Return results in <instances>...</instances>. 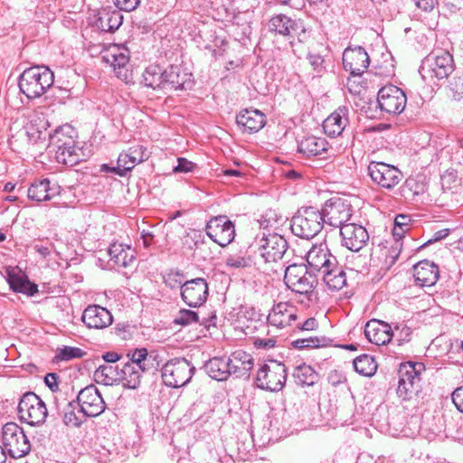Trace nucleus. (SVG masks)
Instances as JSON below:
<instances>
[{"instance_id":"f257e3e1","label":"nucleus","mask_w":463,"mask_h":463,"mask_svg":"<svg viewBox=\"0 0 463 463\" xmlns=\"http://www.w3.org/2000/svg\"><path fill=\"white\" fill-rule=\"evenodd\" d=\"M76 131L65 125L57 128L50 136V146L55 150V158L58 163L73 166L82 160L80 148L76 146Z\"/></svg>"},{"instance_id":"f03ea898","label":"nucleus","mask_w":463,"mask_h":463,"mask_svg":"<svg viewBox=\"0 0 463 463\" xmlns=\"http://www.w3.org/2000/svg\"><path fill=\"white\" fill-rule=\"evenodd\" d=\"M53 72L46 66H33L19 77L20 91L28 99L41 97L53 84Z\"/></svg>"},{"instance_id":"7ed1b4c3","label":"nucleus","mask_w":463,"mask_h":463,"mask_svg":"<svg viewBox=\"0 0 463 463\" xmlns=\"http://www.w3.org/2000/svg\"><path fill=\"white\" fill-rule=\"evenodd\" d=\"M455 69L452 54L445 50L431 52L421 62L419 72L424 80L447 79Z\"/></svg>"},{"instance_id":"20e7f679","label":"nucleus","mask_w":463,"mask_h":463,"mask_svg":"<svg viewBox=\"0 0 463 463\" xmlns=\"http://www.w3.org/2000/svg\"><path fill=\"white\" fill-rule=\"evenodd\" d=\"M323 217L315 207H302L292 217L290 228L292 233L302 239H312L323 228Z\"/></svg>"},{"instance_id":"39448f33","label":"nucleus","mask_w":463,"mask_h":463,"mask_svg":"<svg viewBox=\"0 0 463 463\" xmlns=\"http://www.w3.org/2000/svg\"><path fill=\"white\" fill-rule=\"evenodd\" d=\"M425 365L420 362H405L399 368L397 395L403 401L412 399L420 390V375Z\"/></svg>"},{"instance_id":"423d86ee","label":"nucleus","mask_w":463,"mask_h":463,"mask_svg":"<svg viewBox=\"0 0 463 463\" xmlns=\"http://www.w3.org/2000/svg\"><path fill=\"white\" fill-rule=\"evenodd\" d=\"M286 365L276 360L262 364L257 371L255 383L258 388L269 392H279L287 380Z\"/></svg>"},{"instance_id":"0eeeda50","label":"nucleus","mask_w":463,"mask_h":463,"mask_svg":"<svg viewBox=\"0 0 463 463\" xmlns=\"http://www.w3.org/2000/svg\"><path fill=\"white\" fill-rule=\"evenodd\" d=\"M317 275L308 270L304 264H292L287 267L284 274V281L292 291L309 295L317 284Z\"/></svg>"},{"instance_id":"6e6552de","label":"nucleus","mask_w":463,"mask_h":463,"mask_svg":"<svg viewBox=\"0 0 463 463\" xmlns=\"http://www.w3.org/2000/svg\"><path fill=\"white\" fill-rule=\"evenodd\" d=\"M2 443L5 450L14 458H20L31 450V445L24 430L14 422H8L2 428Z\"/></svg>"},{"instance_id":"1a4fd4ad","label":"nucleus","mask_w":463,"mask_h":463,"mask_svg":"<svg viewBox=\"0 0 463 463\" xmlns=\"http://www.w3.org/2000/svg\"><path fill=\"white\" fill-rule=\"evenodd\" d=\"M194 366L184 358L168 361L161 370V377L166 386L179 388L187 384L194 372Z\"/></svg>"},{"instance_id":"9d476101","label":"nucleus","mask_w":463,"mask_h":463,"mask_svg":"<svg viewBox=\"0 0 463 463\" xmlns=\"http://www.w3.org/2000/svg\"><path fill=\"white\" fill-rule=\"evenodd\" d=\"M18 414L21 420L36 426L45 422L48 411L44 402L34 392H29L19 402Z\"/></svg>"},{"instance_id":"9b49d317","label":"nucleus","mask_w":463,"mask_h":463,"mask_svg":"<svg viewBox=\"0 0 463 463\" xmlns=\"http://www.w3.org/2000/svg\"><path fill=\"white\" fill-rule=\"evenodd\" d=\"M352 212V206L347 201L342 198H331L326 202L320 213L324 223L341 230V226L349 223Z\"/></svg>"},{"instance_id":"f8f14e48","label":"nucleus","mask_w":463,"mask_h":463,"mask_svg":"<svg viewBox=\"0 0 463 463\" xmlns=\"http://www.w3.org/2000/svg\"><path fill=\"white\" fill-rule=\"evenodd\" d=\"M77 402L80 406L79 413L83 414V417H97L106 409V403L101 393L93 384L88 385L80 391Z\"/></svg>"},{"instance_id":"ddd939ff","label":"nucleus","mask_w":463,"mask_h":463,"mask_svg":"<svg viewBox=\"0 0 463 463\" xmlns=\"http://www.w3.org/2000/svg\"><path fill=\"white\" fill-rule=\"evenodd\" d=\"M367 170L373 183L389 190L396 186L403 177L396 166L383 162H371Z\"/></svg>"},{"instance_id":"4468645a","label":"nucleus","mask_w":463,"mask_h":463,"mask_svg":"<svg viewBox=\"0 0 463 463\" xmlns=\"http://www.w3.org/2000/svg\"><path fill=\"white\" fill-rule=\"evenodd\" d=\"M377 101L382 111L398 115L404 110L407 98L400 88L394 85H387L379 90Z\"/></svg>"},{"instance_id":"2eb2a0df","label":"nucleus","mask_w":463,"mask_h":463,"mask_svg":"<svg viewBox=\"0 0 463 463\" xmlns=\"http://www.w3.org/2000/svg\"><path fill=\"white\" fill-rule=\"evenodd\" d=\"M205 232L221 247L229 245L235 237L234 224L223 215L212 218L206 224Z\"/></svg>"},{"instance_id":"dca6fc26","label":"nucleus","mask_w":463,"mask_h":463,"mask_svg":"<svg viewBox=\"0 0 463 463\" xmlns=\"http://www.w3.org/2000/svg\"><path fill=\"white\" fill-rule=\"evenodd\" d=\"M288 249L286 239L278 233H269L258 241V250L265 262L281 260Z\"/></svg>"},{"instance_id":"f3484780","label":"nucleus","mask_w":463,"mask_h":463,"mask_svg":"<svg viewBox=\"0 0 463 463\" xmlns=\"http://www.w3.org/2000/svg\"><path fill=\"white\" fill-rule=\"evenodd\" d=\"M209 294L208 283L203 278H196L182 284L181 298L192 307L202 306Z\"/></svg>"},{"instance_id":"a211bd4d","label":"nucleus","mask_w":463,"mask_h":463,"mask_svg":"<svg viewBox=\"0 0 463 463\" xmlns=\"http://www.w3.org/2000/svg\"><path fill=\"white\" fill-rule=\"evenodd\" d=\"M341 243L352 251H359L369 241L367 230L361 224L349 222L341 226Z\"/></svg>"},{"instance_id":"6ab92c4d","label":"nucleus","mask_w":463,"mask_h":463,"mask_svg":"<svg viewBox=\"0 0 463 463\" xmlns=\"http://www.w3.org/2000/svg\"><path fill=\"white\" fill-rule=\"evenodd\" d=\"M370 64V58L362 46L347 47L343 52V65L353 76H361Z\"/></svg>"},{"instance_id":"aec40b11","label":"nucleus","mask_w":463,"mask_h":463,"mask_svg":"<svg viewBox=\"0 0 463 463\" xmlns=\"http://www.w3.org/2000/svg\"><path fill=\"white\" fill-rule=\"evenodd\" d=\"M307 262L310 271L319 275L332 266H335L336 258L331 254L324 243L314 245L307 253Z\"/></svg>"},{"instance_id":"412c9836","label":"nucleus","mask_w":463,"mask_h":463,"mask_svg":"<svg viewBox=\"0 0 463 463\" xmlns=\"http://www.w3.org/2000/svg\"><path fill=\"white\" fill-rule=\"evenodd\" d=\"M298 318L297 307L288 302L275 304L268 316L269 325L279 329L291 326Z\"/></svg>"},{"instance_id":"4be33fe9","label":"nucleus","mask_w":463,"mask_h":463,"mask_svg":"<svg viewBox=\"0 0 463 463\" xmlns=\"http://www.w3.org/2000/svg\"><path fill=\"white\" fill-rule=\"evenodd\" d=\"M193 85L194 77L187 69L179 65H171L165 70V89L186 90Z\"/></svg>"},{"instance_id":"5701e85b","label":"nucleus","mask_w":463,"mask_h":463,"mask_svg":"<svg viewBox=\"0 0 463 463\" xmlns=\"http://www.w3.org/2000/svg\"><path fill=\"white\" fill-rule=\"evenodd\" d=\"M81 320L84 325L92 329H104L113 322L111 313L99 305H89L83 311Z\"/></svg>"},{"instance_id":"b1692460","label":"nucleus","mask_w":463,"mask_h":463,"mask_svg":"<svg viewBox=\"0 0 463 463\" xmlns=\"http://www.w3.org/2000/svg\"><path fill=\"white\" fill-rule=\"evenodd\" d=\"M236 123L244 133L259 132L266 124V116L259 109H243L236 116Z\"/></svg>"},{"instance_id":"393cba45","label":"nucleus","mask_w":463,"mask_h":463,"mask_svg":"<svg viewBox=\"0 0 463 463\" xmlns=\"http://www.w3.org/2000/svg\"><path fill=\"white\" fill-rule=\"evenodd\" d=\"M231 375L248 378L254 365L252 355L243 350H236L228 356Z\"/></svg>"},{"instance_id":"a878e982","label":"nucleus","mask_w":463,"mask_h":463,"mask_svg":"<svg viewBox=\"0 0 463 463\" xmlns=\"http://www.w3.org/2000/svg\"><path fill=\"white\" fill-rule=\"evenodd\" d=\"M364 335L372 344L384 345L392 340L394 332L389 324L373 319L366 323Z\"/></svg>"},{"instance_id":"bb28decb","label":"nucleus","mask_w":463,"mask_h":463,"mask_svg":"<svg viewBox=\"0 0 463 463\" xmlns=\"http://www.w3.org/2000/svg\"><path fill=\"white\" fill-rule=\"evenodd\" d=\"M349 124V109L339 107L323 122L324 132L332 137L341 135Z\"/></svg>"},{"instance_id":"cd10ccee","label":"nucleus","mask_w":463,"mask_h":463,"mask_svg":"<svg viewBox=\"0 0 463 463\" xmlns=\"http://www.w3.org/2000/svg\"><path fill=\"white\" fill-rule=\"evenodd\" d=\"M60 193L61 186L45 178L33 182L28 188L27 195L29 199L40 203L50 201Z\"/></svg>"},{"instance_id":"c85d7f7f","label":"nucleus","mask_w":463,"mask_h":463,"mask_svg":"<svg viewBox=\"0 0 463 463\" xmlns=\"http://www.w3.org/2000/svg\"><path fill=\"white\" fill-rule=\"evenodd\" d=\"M439 275V271L438 266L426 260L418 262L413 267L415 283L422 288L435 285Z\"/></svg>"},{"instance_id":"c756f323","label":"nucleus","mask_w":463,"mask_h":463,"mask_svg":"<svg viewBox=\"0 0 463 463\" xmlns=\"http://www.w3.org/2000/svg\"><path fill=\"white\" fill-rule=\"evenodd\" d=\"M328 144L323 137L308 136L298 142V151L307 157L320 156L326 158L328 155Z\"/></svg>"},{"instance_id":"7c9ffc66","label":"nucleus","mask_w":463,"mask_h":463,"mask_svg":"<svg viewBox=\"0 0 463 463\" xmlns=\"http://www.w3.org/2000/svg\"><path fill=\"white\" fill-rule=\"evenodd\" d=\"M123 15L119 10L103 8L99 11L96 26L102 32L112 33L122 24Z\"/></svg>"},{"instance_id":"2f4dec72","label":"nucleus","mask_w":463,"mask_h":463,"mask_svg":"<svg viewBox=\"0 0 463 463\" xmlns=\"http://www.w3.org/2000/svg\"><path fill=\"white\" fill-rule=\"evenodd\" d=\"M6 280L15 292L33 296L38 291L36 284L32 283L24 274L16 273L13 268L7 269Z\"/></svg>"},{"instance_id":"473e14b6","label":"nucleus","mask_w":463,"mask_h":463,"mask_svg":"<svg viewBox=\"0 0 463 463\" xmlns=\"http://www.w3.org/2000/svg\"><path fill=\"white\" fill-rule=\"evenodd\" d=\"M129 50L124 44H113L102 55V60L109 63L114 70H120L129 61Z\"/></svg>"},{"instance_id":"72a5a7b5","label":"nucleus","mask_w":463,"mask_h":463,"mask_svg":"<svg viewBox=\"0 0 463 463\" xmlns=\"http://www.w3.org/2000/svg\"><path fill=\"white\" fill-rule=\"evenodd\" d=\"M205 373L212 378L217 381H225L231 376L229 370L228 357L215 356L208 360L204 364Z\"/></svg>"},{"instance_id":"f704fd0d","label":"nucleus","mask_w":463,"mask_h":463,"mask_svg":"<svg viewBox=\"0 0 463 463\" xmlns=\"http://www.w3.org/2000/svg\"><path fill=\"white\" fill-rule=\"evenodd\" d=\"M324 282L328 288L333 290L341 289L346 283V276L344 269L338 266V261L335 260V266H332L321 272Z\"/></svg>"},{"instance_id":"c9c22d12","label":"nucleus","mask_w":463,"mask_h":463,"mask_svg":"<svg viewBox=\"0 0 463 463\" xmlns=\"http://www.w3.org/2000/svg\"><path fill=\"white\" fill-rule=\"evenodd\" d=\"M142 82L153 90L165 89V70L157 64L149 65L142 74Z\"/></svg>"},{"instance_id":"e433bc0d","label":"nucleus","mask_w":463,"mask_h":463,"mask_svg":"<svg viewBox=\"0 0 463 463\" xmlns=\"http://www.w3.org/2000/svg\"><path fill=\"white\" fill-rule=\"evenodd\" d=\"M127 157L132 158V164H140L149 157L147 148L141 145L130 146L126 152L119 154V166L118 168L123 173L129 172V166L126 165Z\"/></svg>"},{"instance_id":"4c0bfd02","label":"nucleus","mask_w":463,"mask_h":463,"mask_svg":"<svg viewBox=\"0 0 463 463\" xmlns=\"http://www.w3.org/2000/svg\"><path fill=\"white\" fill-rule=\"evenodd\" d=\"M96 383L103 385H113L120 382V374L118 366L113 364H101L94 372Z\"/></svg>"},{"instance_id":"58836bf2","label":"nucleus","mask_w":463,"mask_h":463,"mask_svg":"<svg viewBox=\"0 0 463 463\" xmlns=\"http://www.w3.org/2000/svg\"><path fill=\"white\" fill-rule=\"evenodd\" d=\"M217 319L216 315L213 314L209 317H203L200 320L199 314L189 309H181L176 315L174 322L178 325L187 326L193 322H199L201 325L204 326L206 328H209L212 326L215 325V320Z\"/></svg>"},{"instance_id":"ea45409f","label":"nucleus","mask_w":463,"mask_h":463,"mask_svg":"<svg viewBox=\"0 0 463 463\" xmlns=\"http://www.w3.org/2000/svg\"><path fill=\"white\" fill-rule=\"evenodd\" d=\"M110 261L118 267H128L135 260L134 255L130 252V248L125 249L122 244L113 243L108 250Z\"/></svg>"},{"instance_id":"a19ab883","label":"nucleus","mask_w":463,"mask_h":463,"mask_svg":"<svg viewBox=\"0 0 463 463\" xmlns=\"http://www.w3.org/2000/svg\"><path fill=\"white\" fill-rule=\"evenodd\" d=\"M427 191V184L423 178L409 177L400 187V194L405 200H414L416 196Z\"/></svg>"},{"instance_id":"79ce46f5","label":"nucleus","mask_w":463,"mask_h":463,"mask_svg":"<svg viewBox=\"0 0 463 463\" xmlns=\"http://www.w3.org/2000/svg\"><path fill=\"white\" fill-rule=\"evenodd\" d=\"M295 383L300 386H313L319 380V374L310 366L302 364L293 372Z\"/></svg>"},{"instance_id":"37998d69","label":"nucleus","mask_w":463,"mask_h":463,"mask_svg":"<svg viewBox=\"0 0 463 463\" xmlns=\"http://www.w3.org/2000/svg\"><path fill=\"white\" fill-rule=\"evenodd\" d=\"M120 382L123 385L135 389L140 383L141 373L135 366V364H125L121 370H119Z\"/></svg>"},{"instance_id":"c03bdc74","label":"nucleus","mask_w":463,"mask_h":463,"mask_svg":"<svg viewBox=\"0 0 463 463\" xmlns=\"http://www.w3.org/2000/svg\"><path fill=\"white\" fill-rule=\"evenodd\" d=\"M295 22L284 14L273 16L269 23V27L281 35H289L295 30Z\"/></svg>"},{"instance_id":"a18cd8bd","label":"nucleus","mask_w":463,"mask_h":463,"mask_svg":"<svg viewBox=\"0 0 463 463\" xmlns=\"http://www.w3.org/2000/svg\"><path fill=\"white\" fill-rule=\"evenodd\" d=\"M354 370L364 376H372L375 373L377 364L373 356L363 354L354 360Z\"/></svg>"},{"instance_id":"49530a36","label":"nucleus","mask_w":463,"mask_h":463,"mask_svg":"<svg viewBox=\"0 0 463 463\" xmlns=\"http://www.w3.org/2000/svg\"><path fill=\"white\" fill-rule=\"evenodd\" d=\"M83 414L76 412V406L73 402H68L63 409V422L67 426L80 427L86 420Z\"/></svg>"},{"instance_id":"de8ad7c7","label":"nucleus","mask_w":463,"mask_h":463,"mask_svg":"<svg viewBox=\"0 0 463 463\" xmlns=\"http://www.w3.org/2000/svg\"><path fill=\"white\" fill-rule=\"evenodd\" d=\"M212 5L213 10L216 12L214 19L218 21H225L233 17V13L230 6V0H214L212 2Z\"/></svg>"},{"instance_id":"09e8293b","label":"nucleus","mask_w":463,"mask_h":463,"mask_svg":"<svg viewBox=\"0 0 463 463\" xmlns=\"http://www.w3.org/2000/svg\"><path fill=\"white\" fill-rule=\"evenodd\" d=\"M85 354L86 353L79 347L63 346L62 348L58 350L54 359L57 362L70 361L75 358H81L84 356Z\"/></svg>"},{"instance_id":"8fccbe9b","label":"nucleus","mask_w":463,"mask_h":463,"mask_svg":"<svg viewBox=\"0 0 463 463\" xmlns=\"http://www.w3.org/2000/svg\"><path fill=\"white\" fill-rule=\"evenodd\" d=\"M327 339L326 337H307L299 338L292 342V345L297 349L304 348H318L326 345Z\"/></svg>"},{"instance_id":"3c124183","label":"nucleus","mask_w":463,"mask_h":463,"mask_svg":"<svg viewBox=\"0 0 463 463\" xmlns=\"http://www.w3.org/2000/svg\"><path fill=\"white\" fill-rule=\"evenodd\" d=\"M307 59L313 69L315 76H322L326 71L324 57L317 53L308 52Z\"/></svg>"},{"instance_id":"603ef678","label":"nucleus","mask_w":463,"mask_h":463,"mask_svg":"<svg viewBox=\"0 0 463 463\" xmlns=\"http://www.w3.org/2000/svg\"><path fill=\"white\" fill-rule=\"evenodd\" d=\"M225 264L230 268L241 269L249 266L250 260L240 254H232L226 258Z\"/></svg>"},{"instance_id":"864d4df0","label":"nucleus","mask_w":463,"mask_h":463,"mask_svg":"<svg viewBox=\"0 0 463 463\" xmlns=\"http://www.w3.org/2000/svg\"><path fill=\"white\" fill-rule=\"evenodd\" d=\"M115 5L122 11L131 12L137 8L140 0H113Z\"/></svg>"},{"instance_id":"5fc2aeb1","label":"nucleus","mask_w":463,"mask_h":463,"mask_svg":"<svg viewBox=\"0 0 463 463\" xmlns=\"http://www.w3.org/2000/svg\"><path fill=\"white\" fill-rule=\"evenodd\" d=\"M194 167V164L185 158L179 157L177 159V165L174 167L175 173H188Z\"/></svg>"},{"instance_id":"6e6d98bb","label":"nucleus","mask_w":463,"mask_h":463,"mask_svg":"<svg viewBox=\"0 0 463 463\" xmlns=\"http://www.w3.org/2000/svg\"><path fill=\"white\" fill-rule=\"evenodd\" d=\"M150 354H148L147 350L146 348H139L136 349L130 358V362L128 364H135V366L138 364H140L143 360H146L147 356Z\"/></svg>"},{"instance_id":"4d7b16f0","label":"nucleus","mask_w":463,"mask_h":463,"mask_svg":"<svg viewBox=\"0 0 463 463\" xmlns=\"http://www.w3.org/2000/svg\"><path fill=\"white\" fill-rule=\"evenodd\" d=\"M452 402L457 409L463 412V386L457 388L452 392Z\"/></svg>"},{"instance_id":"13d9d810","label":"nucleus","mask_w":463,"mask_h":463,"mask_svg":"<svg viewBox=\"0 0 463 463\" xmlns=\"http://www.w3.org/2000/svg\"><path fill=\"white\" fill-rule=\"evenodd\" d=\"M155 356L152 354L147 356L146 360H143L140 364H137L136 367L141 373L150 371L155 368Z\"/></svg>"},{"instance_id":"bf43d9fd","label":"nucleus","mask_w":463,"mask_h":463,"mask_svg":"<svg viewBox=\"0 0 463 463\" xmlns=\"http://www.w3.org/2000/svg\"><path fill=\"white\" fill-rule=\"evenodd\" d=\"M165 282L168 287L172 288L177 286H180V288H182V284L184 283L183 282L182 276L178 273L168 274L167 277L165 279Z\"/></svg>"},{"instance_id":"052dcab7","label":"nucleus","mask_w":463,"mask_h":463,"mask_svg":"<svg viewBox=\"0 0 463 463\" xmlns=\"http://www.w3.org/2000/svg\"><path fill=\"white\" fill-rule=\"evenodd\" d=\"M297 327L302 331H313L318 327V322L314 317H309L303 323L298 324Z\"/></svg>"},{"instance_id":"680f3d73","label":"nucleus","mask_w":463,"mask_h":463,"mask_svg":"<svg viewBox=\"0 0 463 463\" xmlns=\"http://www.w3.org/2000/svg\"><path fill=\"white\" fill-rule=\"evenodd\" d=\"M58 375L54 373H49L44 377L45 384L52 391L58 390Z\"/></svg>"},{"instance_id":"e2e57ef3","label":"nucleus","mask_w":463,"mask_h":463,"mask_svg":"<svg viewBox=\"0 0 463 463\" xmlns=\"http://www.w3.org/2000/svg\"><path fill=\"white\" fill-rule=\"evenodd\" d=\"M197 236H200V234H197V232L195 231H194L191 233H187L184 238H183V245L187 247L189 250H193L194 246L197 245V241H195V238Z\"/></svg>"},{"instance_id":"0e129e2a","label":"nucleus","mask_w":463,"mask_h":463,"mask_svg":"<svg viewBox=\"0 0 463 463\" xmlns=\"http://www.w3.org/2000/svg\"><path fill=\"white\" fill-rule=\"evenodd\" d=\"M415 5L418 8L421 9L424 12H430L435 5L437 4V0H414Z\"/></svg>"},{"instance_id":"69168bd1","label":"nucleus","mask_w":463,"mask_h":463,"mask_svg":"<svg viewBox=\"0 0 463 463\" xmlns=\"http://www.w3.org/2000/svg\"><path fill=\"white\" fill-rule=\"evenodd\" d=\"M118 168H121L119 166V156L118 157L117 166H109L107 164H103L100 166V171L104 172V173H113L119 176H125L127 175V173H123L121 170H119Z\"/></svg>"},{"instance_id":"338daca9","label":"nucleus","mask_w":463,"mask_h":463,"mask_svg":"<svg viewBox=\"0 0 463 463\" xmlns=\"http://www.w3.org/2000/svg\"><path fill=\"white\" fill-rule=\"evenodd\" d=\"M276 341L272 338L261 339L257 338L254 341V345L257 348L269 349L275 346Z\"/></svg>"},{"instance_id":"774afa93","label":"nucleus","mask_w":463,"mask_h":463,"mask_svg":"<svg viewBox=\"0 0 463 463\" xmlns=\"http://www.w3.org/2000/svg\"><path fill=\"white\" fill-rule=\"evenodd\" d=\"M408 231H410V228L405 229L402 227L396 226L394 224V228L392 230V235L396 239V249L399 246V241L404 237L405 232H407Z\"/></svg>"}]
</instances>
